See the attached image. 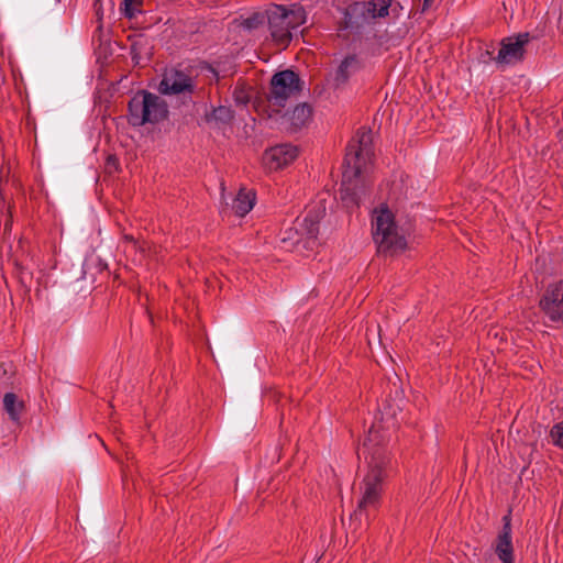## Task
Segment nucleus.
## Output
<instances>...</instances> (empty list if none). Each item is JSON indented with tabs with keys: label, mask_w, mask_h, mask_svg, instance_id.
I'll return each mask as SVG.
<instances>
[{
	"label": "nucleus",
	"mask_w": 563,
	"mask_h": 563,
	"mask_svg": "<svg viewBox=\"0 0 563 563\" xmlns=\"http://www.w3.org/2000/svg\"><path fill=\"white\" fill-rule=\"evenodd\" d=\"M374 156L373 134L361 128L346 146L340 198L347 209L357 208L365 195L364 175Z\"/></svg>",
	"instance_id": "nucleus-1"
},
{
	"label": "nucleus",
	"mask_w": 563,
	"mask_h": 563,
	"mask_svg": "<svg viewBox=\"0 0 563 563\" xmlns=\"http://www.w3.org/2000/svg\"><path fill=\"white\" fill-rule=\"evenodd\" d=\"M363 453L368 460V471L361 483L362 497L354 516L376 510L380 504L385 479L388 477L391 460L386 449L380 445V437L376 426H373L363 443Z\"/></svg>",
	"instance_id": "nucleus-2"
},
{
	"label": "nucleus",
	"mask_w": 563,
	"mask_h": 563,
	"mask_svg": "<svg viewBox=\"0 0 563 563\" xmlns=\"http://www.w3.org/2000/svg\"><path fill=\"white\" fill-rule=\"evenodd\" d=\"M391 0L355 1L341 10L338 36L345 41L375 36L376 20L388 15Z\"/></svg>",
	"instance_id": "nucleus-3"
},
{
	"label": "nucleus",
	"mask_w": 563,
	"mask_h": 563,
	"mask_svg": "<svg viewBox=\"0 0 563 563\" xmlns=\"http://www.w3.org/2000/svg\"><path fill=\"white\" fill-rule=\"evenodd\" d=\"M267 16L273 41L284 47L291 42L294 32L307 21L306 10L299 4H291L289 9L282 4H272Z\"/></svg>",
	"instance_id": "nucleus-4"
},
{
	"label": "nucleus",
	"mask_w": 563,
	"mask_h": 563,
	"mask_svg": "<svg viewBox=\"0 0 563 563\" xmlns=\"http://www.w3.org/2000/svg\"><path fill=\"white\" fill-rule=\"evenodd\" d=\"M128 121L133 126L155 124L168 117V106L159 96L147 90L137 91L129 101Z\"/></svg>",
	"instance_id": "nucleus-5"
},
{
	"label": "nucleus",
	"mask_w": 563,
	"mask_h": 563,
	"mask_svg": "<svg viewBox=\"0 0 563 563\" xmlns=\"http://www.w3.org/2000/svg\"><path fill=\"white\" fill-rule=\"evenodd\" d=\"M372 230L379 253L393 255L405 250L406 239L399 233L394 213L387 207L374 210Z\"/></svg>",
	"instance_id": "nucleus-6"
},
{
	"label": "nucleus",
	"mask_w": 563,
	"mask_h": 563,
	"mask_svg": "<svg viewBox=\"0 0 563 563\" xmlns=\"http://www.w3.org/2000/svg\"><path fill=\"white\" fill-rule=\"evenodd\" d=\"M302 89V81L297 73L285 69L273 75L267 100L271 106L284 108L290 97Z\"/></svg>",
	"instance_id": "nucleus-7"
},
{
	"label": "nucleus",
	"mask_w": 563,
	"mask_h": 563,
	"mask_svg": "<svg viewBox=\"0 0 563 563\" xmlns=\"http://www.w3.org/2000/svg\"><path fill=\"white\" fill-rule=\"evenodd\" d=\"M543 318L555 328L563 327V279L549 283L539 297Z\"/></svg>",
	"instance_id": "nucleus-8"
},
{
	"label": "nucleus",
	"mask_w": 563,
	"mask_h": 563,
	"mask_svg": "<svg viewBox=\"0 0 563 563\" xmlns=\"http://www.w3.org/2000/svg\"><path fill=\"white\" fill-rule=\"evenodd\" d=\"M196 85L190 76L184 71L172 69L167 71L159 82L158 91L163 95L180 96L181 102L187 104L192 102V93Z\"/></svg>",
	"instance_id": "nucleus-9"
},
{
	"label": "nucleus",
	"mask_w": 563,
	"mask_h": 563,
	"mask_svg": "<svg viewBox=\"0 0 563 563\" xmlns=\"http://www.w3.org/2000/svg\"><path fill=\"white\" fill-rule=\"evenodd\" d=\"M530 42L529 33H519L501 40L500 48L494 60L500 66L521 62L526 54V45Z\"/></svg>",
	"instance_id": "nucleus-10"
},
{
	"label": "nucleus",
	"mask_w": 563,
	"mask_h": 563,
	"mask_svg": "<svg viewBox=\"0 0 563 563\" xmlns=\"http://www.w3.org/2000/svg\"><path fill=\"white\" fill-rule=\"evenodd\" d=\"M503 529L495 541V553L501 563H515L510 516H504Z\"/></svg>",
	"instance_id": "nucleus-11"
},
{
	"label": "nucleus",
	"mask_w": 563,
	"mask_h": 563,
	"mask_svg": "<svg viewBox=\"0 0 563 563\" xmlns=\"http://www.w3.org/2000/svg\"><path fill=\"white\" fill-rule=\"evenodd\" d=\"M325 213V207L321 203L310 209L302 218L296 219L295 230L300 236L314 240L319 233V222Z\"/></svg>",
	"instance_id": "nucleus-12"
},
{
	"label": "nucleus",
	"mask_w": 563,
	"mask_h": 563,
	"mask_svg": "<svg viewBox=\"0 0 563 563\" xmlns=\"http://www.w3.org/2000/svg\"><path fill=\"white\" fill-rule=\"evenodd\" d=\"M360 68L361 62L355 54L345 56L331 76L332 87L334 89L344 87L349 82L351 76Z\"/></svg>",
	"instance_id": "nucleus-13"
},
{
	"label": "nucleus",
	"mask_w": 563,
	"mask_h": 563,
	"mask_svg": "<svg viewBox=\"0 0 563 563\" xmlns=\"http://www.w3.org/2000/svg\"><path fill=\"white\" fill-rule=\"evenodd\" d=\"M298 156V148L291 144H279L271 147L265 157L271 162L272 167L283 168L294 162Z\"/></svg>",
	"instance_id": "nucleus-14"
},
{
	"label": "nucleus",
	"mask_w": 563,
	"mask_h": 563,
	"mask_svg": "<svg viewBox=\"0 0 563 563\" xmlns=\"http://www.w3.org/2000/svg\"><path fill=\"white\" fill-rule=\"evenodd\" d=\"M255 200L256 196L253 190L240 189L232 201V211L242 218L253 209Z\"/></svg>",
	"instance_id": "nucleus-15"
},
{
	"label": "nucleus",
	"mask_w": 563,
	"mask_h": 563,
	"mask_svg": "<svg viewBox=\"0 0 563 563\" xmlns=\"http://www.w3.org/2000/svg\"><path fill=\"white\" fill-rule=\"evenodd\" d=\"M234 119V111L231 107L219 106L206 113L205 120L209 124H213L216 128L221 129L230 125Z\"/></svg>",
	"instance_id": "nucleus-16"
},
{
	"label": "nucleus",
	"mask_w": 563,
	"mask_h": 563,
	"mask_svg": "<svg viewBox=\"0 0 563 563\" xmlns=\"http://www.w3.org/2000/svg\"><path fill=\"white\" fill-rule=\"evenodd\" d=\"M3 409L13 422L19 423L24 411V402L19 400L14 393H7L3 397Z\"/></svg>",
	"instance_id": "nucleus-17"
},
{
	"label": "nucleus",
	"mask_w": 563,
	"mask_h": 563,
	"mask_svg": "<svg viewBox=\"0 0 563 563\" xmlns=\"http://www.w3.org/2000/svg\"><path fill=\"white\" fill-rule=\"evenodd\" d=\"M312 114V109L307 103L298 104L291 111L289 121L295 130L301 129L307 124Z\"/></svg>",
	"instance_id": "nucleus-18"
},
{
	"label": "nucleus",
	"mask_w": 563,
	"mask_h": 563,
	"mask_svg": "<svg viewBox=\"0 0 563 563\" xmlns=\"http://www.w3.org/2000/svg\"><path fill=\"white\" fill-rule=\"evenodd\" d=\"M268 9L265 12H254L251 15L243 19L241 25L243 29L252 31L268 22Z\"/></svg>",
	"instance_id": "nucleus-19"
},
{
	"label": "nucleus",
	"mask_w": 563,
	"mask_h": 563,
	"mask_svg": "<svg viewBox=\"0 0 563 563\" xmlns=\"http://www.w3.org/2000/svg\"><path fill=\"white\" fill-rule=\"evenodd\" d=\"M143 4V0H123L122 10L128 19H134L137 13H141V7Z\"/></svg>",
	"instance_id": "nucleus-20"
},
{
	"label": "nucleus",
	"mask_w": 563,
	"mask_h": 563,
	"mask_svg": "<svg viewBox=\"0 0 563 563\" xmlns=\"http://www.w3.org/2000/svg\"><path fill=\"white\" fill-rule=\"evenodd\" d=\"M233 100L236 106H246L251 96L244 85H236L233 90Z\"/></svg>",
	"instance_id": "nucleus-21"
},
{
	"label": "nucleus",
	"mask_w": 563,
	"mask_h": 563,
	"mask_svg": "<svg viewBox=\"0 0 563 563\" xmlns=\"http://www.w3.org/2000/svg\"><path fill=\"white\" fill-rule=\"evenodd\" d=\"M550 439L553 445L563 450V420L551 428Z\"/></svg>",
	"instance_id": "nucleus-22"
},
{
	"label": "nucleus",
	"mask_w": 563,
	"mask_h": 563,
	"mask_svg": "<svg viewBox=\"0 0 563 563\" xmlns=\"http://www.w3.org/2000/svg\"><path fill=\"white\" fill-rule=\"evenodd\" d=\"M432 3H433V0H423L421 11L422 12L427 11L432 5Z\"/></svg>",
	"instance_id": "nucleus-23"
}]
</instances>
